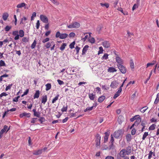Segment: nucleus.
<instances>
[{
	"label": "nucleus",
	"mask_w": 159,
	"mask_h": 159,
	"mask_svg": "<svg viewBox=\"0 0 159 159\" xmlns=\"http://www.w3.org/2000/svg\"><path fill=\"white\" fill-rule=\"evenodd\" d=\"M117 66L120 70L122 74H124L126 73V67L123 65H117Z\"/></svg>",
	"instance_id": "4"
},
{
	"label": "nucleus",
	"mask_w": 159,
	"mask_h": 159,
	"mask_svg": "<svg viewBox=\"0 0 159 159\" xmlns=\"http://www.w3.org/2000/svg\"><path fill=\"white\" fill-rule=\"evenodd\" d=\"M67 44L66 43H63L61 45V46L60 48V49L61 51L63 50L65 48V47L66 46Z\"/></svg>",
	"instance_id": "34"
},
{
	"label": "nucleus",
	"mask_w": 159,
	"mask_h": 159,
	"mask_svg": "<svg viewBox=\"0 0 159 159\" xmlns=\"http://www.w3.org/2000/svg\"><path fill=\"white\" fill-rule=\"evenodd\" d=\"M107 71L108 72L113 73L116 71L117 70L113 67H110L108 68Z\"/></svg>",
	"instance_id": "24"
},
{
	"label": "nucleus",
	"mask_w": 159,
	"mask_h": 159,
	"mask_svg": "<svg viewBox=\"0 0 159 159\" xmlns=\"http://www.w3.org/2000/svg\"><path fill=\"white\" fill-rule=\"evenodd\" d=\"M19 37H22L24 36V32L23 30H20L19 31Z\"/></svg>",
	"instance_id": "30"
},
{
	"label": "nucleus",
	"mask_w": 159,
	"mask_h": 159,
	"mask_svg": "<svg viewBox=\"0 0 159 159\" xmlns=\"http://www.w3.org/2000/svg\"><path fill=\"white\" fill-rule=\"evenodd\" d=\"M118 82L117 80H114L112 81L110 85V87L113 89L116 88L117 87L118 85Z\"/></svg>",
	"instance_id": "7"
},
{
	"label": "nucleus",
	"mask_w": 159,
	"mask_h": 159,
	"mask_svg": "<svg viewBox=\"0 0 159 159\" xmlns=\"http://www.w3.org/2000/svg\"><path fill=\"white\" fill-rule=\"evenodd\" d=\"M114 139L113 137L112 134L111 135V139L110 141L109 142V149L111 150V149H113L114 147L115 146L114 144Z\"/></svg>",
	"instance_id": "2"
},
{
	"label": "nucleus",
	"mask_w": 159,
	"mask_h": 159,
	"mask_svg": "<svg viewBox=\"0 0 159 159\" xmlns=\"http://www.w3.org/2000/svg\"><path fill=\"white\" fill-rule=\"evenodd\" d=\"M102 28V27L100 25H99L98 27L97 28V30L99 32V33L101 31Z\"/></svg>",
	"instance_id": "56"
},
{
	"label": "nucleus",
	"mask_w": 159,
	"mask_h": 159,
	"mask_svg": "<svg viewBox=\"0 0 159 159\" xmlns=\"http://www.w3.org/2000/svg\"><path fill=\"white\" fill-rule=\"evenodd\" d=\"M57 82L59 85H61L64 84V82L60 80H57Z\"/></svg>",
	"instance_id": "58"
},
{
	"label": "nucleus",
	"mask_w": 159,
	"mask_h": 159,
	"mask_svg": "<svg viewBox=\"0 0 159 159\" xmlns=\"http://www.w3.org/2000/svg\"><path fill=\"white\" fill-rule=\"evenodd\" d=\"M18 33L19 32L18 30H16L12 32V35L15 36L14 37V39L15 40H17L19 39Z\"/></svg>",
	"instance_id": "10"
},
{
	"label": "nucleus",
	"mask_w": 159,
	"mask_h": 159,
	"mask_svg": "<svg viewBox=\"0 0 159 159\" xmlns=\"http://www.w3.org/2000/svg\"><path fill=\"white\" fill-rule=\"evenodd\" d=\"M29 91V89H26V90L24 92L23 94L21 95V97H23L25 95H26L28 93Z\"/></svg>",
	"instance_id": "57"
},
{
	"label": "nucleus",
	"mask_w": 159,
	"mask_h": 159,
	"mask_svg": "<svg viewBox=\"0 0 159 159\" xmlns=\"http://www.w3.org/2000/svg\"><path fill=\"white\" fill-rule=\"evenodd\" d=\"M138 117L136 118L135 121L134 122V124H135L136 126H138L139 124L141 122V118L140 117L139 115H138Z\"/></svg>",
	"instance_id": "16"
},
{
	"label": "nucleus",
	"mask_w": 159,
	"mask_h": 159,
	"mask_svg": "<svg viewBox=\"0 0 159 159\" xmlns=\"http://www.w3.org/2000/svg\"><path fill=\"white\" fill-rule=\"evenodd\" d=\"M105 135L104 137V142L106 143L107 141L109 136V133L107 132H105Z\"/></svg>",
	"instance_id": "15"
},
{
	"label": "nucleus",
	"mask_w": 159,
	"mask_h": 159,
	"mask_svg": "<svg viewBox=\"0 0 159 159\" xmlns=\"http://www.w3.org/2000/svg\"><path fill=\"white\" fill-rule=\"evenodd\" d=\"M89 46L88 45H85L82 49V55H84L87 51L88 50V48Z\"/></svg>",
	"instance_id": "19"
},
{
	"label": "nucleus",
	"mask_w": 159,
	"mask_h": 159,
	"mask_svg": "<svg viewBox=\"0 0 159 159\" xmlns=\"http://www.w3.org/2000/svg\"><path fill=\"white\" fill-rule=\"evenodd\" d=\"M67 105H66V106H64L61 109V111L62 112H66L67 111Z\"/></svg>",
	"instance_id": "43"
},
{
	"label": "nucleus",
	"mask_w": 159,
	"mask_h": 159,
	"mask_svg": "<svg viewBox=\"0 0 159 159\" xmlns=\"http://www.w3.org/2000/svg\"><path fill=\"white\" fill-rule=\"evenodd\" d=\"M101 5L102 6H105L107 8H108L109 7V5L108 3H101Z\"/></svg>",
	"instance_id": "59"
},
{
	"label": "nucleus",
	"mask_w": 159,
	"mask_h": 159,
	"mask_svg": "<svg viewBox=\"0 0 159 159\" xmlns=\"http://www.w3.org/2000/svg\"><path fill=\"white\" fill-rule=\"evenodd\" d=\"M148 132H145L144 133L143 136L142 137L143 140H144L145 139V138H146L147 136L148 135Z\"/></svg>",
	"instance_id": "45"
},
{
	"label": "nucleus",
	"mask_w": 159,
	"mask_h": 159,
	"mask_svg": "<svg viewBox=\"0 0 159 159\" xmlns=\"http://www.w3.org/2000/svg\"><path fill=\"white\" fill-rule=\"evenodd\" d=\"M20 97L19 96H17V97H15L14 98H13V101L14 102H17L18 100V99Z\"/></svg>",
	"instance_id": "61"
},
{
	"label": "nucleus",
	"mask_w": 159,
	"mask_h": 159,
	"mask_svg": "<svg viewBox=\"0 0 159 159\" xmlns=\"http://www.w3.org/2000/svg\"><path fill=\"white\" fill-rule=\"evenodd\" d=\"M115 59L116 62L118 64L117 65L123 64V61L120 57H116Z\"/></svg>",
	"instance_id": "6"
},
{
	"label": "nucleus",
	"mask_w": 159,
	"mask_h": 159,
	"mask_svg": "<svg viewBox=\"0 0 159 159\" xmlns=\"http://www.w3.org/2000/svg\"><path fill=\"white\" fill-rule=\"evenodd\" d=\"M11 26L7 25L5 28L4 30L5 31L8 32L11 29Z\"/></svg>",
	"instance_id": "47"
},
{
	"label": "nucleus",
	"mask_w": 159,
	"mask_h": 159,
	"mask_svg": "<svg viewBox=\"0 0 159 159\" xmlns=\"http://www.w3.org/2000/svg\"><path fill=\"white\" fill-rule=\"evenodd\" d=\"M126 151L127 155H129L131 152V147L129 146L126 148V149H125Z\"/></svg>",
	"instance_id": "18"
},
{
	"label": "nucleus",
	"mask_w": 159,
	"mask_h": 159,
	"mask_svg": "<svg viewBox=\"0 0 159 159\" xmlns=\"http://www.w3.org/2000/svg\"><path fill=\"white\" fill-rule=\"evenodd\" d=\"M40 23L39 20H38L36 23V28L37 29H38L40 26Z\"/></svg>",
	"instance_id": "60"
},
{
	"label": "nucleus",
	"mask_w": 159,
	"mask_h": 159,
	"mask_svg": "<svg viewBox=\"0 0 159 159\" xmlns=\"http://www.w3.org/2000/svg\"><path fill=\"white\" fill-rule=\"evenodd\" d=\"M26 4L24 2H22L18 4L16 7L18 8H21L23 7H24L25 9H28V7H25Z\"/></svg>",
	"instance_id": "13"
},
{
	"label": "nucleus",
	"mask_w": 159,
	"mask_h": 159,
	"mask_svg": "<svg viewBox=\"0 0 159 159\" xmlns=\"http://www.w3.org/2000/svg\"><path fill=\"white\" fill-rule=\"evenodd\" d=\"M105 98V97L104 96H100L98 99V102L100 103L102 102Z\"/></svg>",
	"instance_id": "23"
},
{
	"label": "nucleus",
	"mask_w": 159,
	"mask_h": 159,
	"mask_svg": "<svg viewBox=\"0 0 159 159\" xmlns=\"http://www.w3.org/2000/svg\"><path fill=\"white\" fill-rule=\"evenodd\" d=\"M139 4V3H137L136 4H135L133 5V7H132V10L134 11L136 8H138Z\"/></svg>",
	"instance_id": "42"
},
{
	"label": "nucleus",
	"mask_w": 159,
	"mask_h": 159,
	"mask_svg": "<svg viewBox=\"0 0 159 159\" xmlns=\"http://www.w3.org/2000/svg\"><path fill=\"white\" fill-rule=\"evenodd\" d=\"M103 51V50L102 47H100L99 48V51L98 52V54H100L102 53Z\"/></svg>",
	"instance_id": "51"
},
{
	"label": "nucleus",
	"mask_w": 159,
	"mask_h": 159,
	"mask_svg": "<svg viewBox=\"0 0 159 159\" xmlns=\"http://www.w3.org/2000/svg\"><path fill=\"white\" fill-rule=\"evenodd\" d=\"M40 113L39 111H36L35 113L34 114V116H36L37 117L39 118L40 117Z\"/></svg>",
	"instance_id": "48"
},
{
	"label": "nucleus",
	"mask_w": 159,
	"mask_h": 159,
	"mask_svg": "<svg viewBox=\"0 0 159 159\" xmlns=\"http://www.w3.org/2000/svg\"><path fill=\"white\" fill-rule=\"evenodd\" d=\"M108 55L106 53L104 54V55L102 57L101 59L102 60H106L108 58Z\"/></svg>",
	"instance_id": "40"
},
{
	"label": "nucleus",
	"mask_w": 159,
	"mask_h": 159,
	"mask_svg": "<svg viewBox=\"0 0 159 159\" xmlns=\"http://www.w3.org/2000/svg\"><path fill=\"white\" fill-rule=\"evenodd\" d=\"M148 108V107L147 106L143 107L140 109V111L142 113H144Z\"/></svg>",
	"instance_id": "36"
},
{
	"label": "nucleus",
	"mask_w": 159,
	"mask_h": 159,
	"mask_svg": "<svg viewBox=\"0 0 159 159\" xmlns=\"http://www.w3.org/2000/svg\"><path fill=\"white\" fill-rule=\"evenodd\" d=\"M89 41L91 43H94L95 42V39L93 37H91L89 39Z\"/></svg>",
	"instance_id": "44"
},
{
	"label": "nucleus",
	"mask_w": 159,
	"mask_h": 159,
	"mask_svg": "<svg viewBox=\"0 0 159 159\" xmlns=\"http://www.w3.org/2000/svg\"><path fill=\"white\" fill-rule=\"evenodd\" d=\"M43 150L42 149H39L38 150H35L33 152V154L34 155H38L41 154L43 152Z\"/></svg>",
	"instance_id": "14"
},
{
	"label": "nucleus",
	"mask_w": 159,
	"mask_h": 159,
	"mask_svg": "<svg viewBox=\"0 0 159 159\" xmlns=\"http://www.w3.org/2000/svg\"><path fill=\"white\" fill-rule=\"evenodd\" d=\"M80 26V24L77 22H73L69 25L67 26L68 28L69 29L78 28Z\"/></svg>",
	"instance_id": "1"
},
{
	"label": "nucleus",
	"mask_w": 159,
	"mask_h": 159,
	"mask_svg": "<svg viewBox=\"0 0 159 159\" xmlns=\"http://www.w3.org/2000/svg\"><path fill=\"white\" fill-rule=\"evenodd\" d=\"M47 100V97L46 95L43 96L42 97V103L45 104Z\"/></svg>",
	"instance_id": "20"
},
{
	"label": "nucleus",
	"mask_w": 159,
	"mask_h": 159,
	"mask_svg": "<svg viewBox=\"0 0 159 159\" xmlns=\"http://www.w3.org/2000/svg\"><path fill=\"white\" fill-rule=\"evenodd\" d=\"M89 97V99L93 101L94 100L95 98L96 97V94L95 93H89L88 94Z\"/></svg>",
	"instance_id": "11"
},
{
	"label": "nucleus",
	"mask_w": 159,
	"mask_h": 159,
	"mask_svg": "<svg viewBox=\"0 0 159 159\" xmlns=\"http://www.w3.org/2000/svg\"><path fill=\"white\" fill-rule=\"evenodd\" d=\"M22 41L23 42L26 43L28 41V39L26 37H24L22 39Z\"/></svg>",
	"instance_id": "64"
},
{
	"label": "nucleus",
	"mask_w": 159,
	"mask_h": 159,
	"mask_svg": "<svg viewBox=\"0 0 159 159\" xmlns=\"http://www.w3.org/2000/svg\"><path fill=\"white\" fill-rule=\"evenodd\" d=\"M95 137H96L95 142H100L101 137L100 135L99 134H96Z\"/></svg>",
	"instance_id": "21"
},
{
	"label": "nucleus",
	"mask_w": 159,
	"mask_h": 159,
	"mask_svg": "<svg viewBox=\"0 0 159 159\" xmlns=\"http://www.w3.org/2000/svg\"><path fill=\"white\" fill-rule=\"evenodd\" d=\"M75 36V34L74 32L70 33L69 35L70 38H73Z\"/></svg>",
	"instance_id": "50"
},
{
	"label": "nucleus",
	"mask_w": 159,
	"mask_h": 159,
	"mask_svg": "<svg viewBox=\"0 0 159 159\" xmlns=\"http://www.w3.org/2000/svg\"><path fill=\"white\" fill-rule=\"evenodd\" d=\"M7 128L8 126L7 125H4V126L3 128L2 129L1 131H0L1 134H3L6 131V130L7 129Z\"/></svg>",
	"instance_id": "25"
},
{
	"label": "nucleus",
	"mask_w": 159,
	"mask_h": 159,
	"mask_svg": "<svg viewBox=\"0 0 159 159\" xmlns=\"http://www.w3.org/2000/svg\"><path fill=\"white\" fill-rule=\"evenodd\" d=\"M102 45L104 48H108L110 46V43L109 41H105L102 43Z\"/></svg>",
	"instance_id": "12"
},
{
	"label": "nucleus",
	"mask_w": 159,
	"mask_h": 159,
	"mask_svg": "<svg viewBox=\"0 0 159 159\" xmlns=\"http://www.w3.org/2000/svg\"><path fill=\"white\" fill-rule=\"evenodd\" d=\"M102 149L103 150H110L109 147H108L107 145L105 144H102Z\"/></svg>",
	"instance_id": "32"
},
{
	"label": "nucleus",
	"mask_w": 159,
	"mask_h": 159,
	"mask_svg": "<svg viewBox=\"0 0 159 159\" xmlns=\"http://www.w3.org/2000/svg\"><path fill=\"white\" fill-rule=\"evenodd\" d=\"M61 34L59 31H57L56 34V35H55L56 38H60Z\"/></svg>",
	"instance_id": "53"
},
{
	"label": "nucleus",
	"mask_w": 159,
	"mask_h": 159,
	"mask_svg": "<svg viewBox=\"0 0 159 159\" xmlns=\"http://www.w3.org/2000/svg\"><path fill=\"white\" fill-rule=\"evenodd\" d=\"M36 13L35 12H34L32 15V16L31 17V20H34V17L36 16Z\"/></svg>",
	"instance_id": "54"
},
{
	"label": "nucleus",
	"mask_w": 159,
	"mask_h": 159,
	"mask_svg": "<svg viewBox=\"0 0 159 159\" xmlns=\"http://www.w3.org/2000/svg\"><path fill=\"white\" fill-rule=\"evenodd\" d=\"M124 119V117L121 115H120L117 121L119 125H121Z\"/></svg>",
	"instance_id": "17"
},
{
	"label": "nucleus",
	"mask_w": 159,
	"mask_h": 159,
	"mask_svg": "<svg viewBox=\"0 0 159 159\" xmlns=\"http://www.w3.org/2000/svg\"><path fill=\"white\" fill-rule=\"evenodd\" d=\"M46 87V91H48L51 88V85L50 83H48L45 85Z\"/></svg>",
	"instance_id": "31"
},
{
	"label": "nucleus",
	"mask_w": 159,
	"mask_h": 159,
	"mask_svg": "<svg viewBox=\"0 0 159 159\" xmlns=\"http://www.w3.org/2000/svg\"><path fill=\"white\" fill-rule=\"evenodd\" d=\"M156 125L155 124H152L149 128V130H153L155 128Z\"/></svg>",
	"instance_id": "37"
},
{
	"label": "nucleus",
	"mask_w": 159,
	"mask_h": 159,
	"mask_svg": "<svg viewBox=\"0 0 159 159\" xmlns=\"http://www.w3.org/2000/svg\"><path fill=\"white\" fill-rule=\"evenodd\" d=\"M37 119V118H33L32 119L31 121V123L34 124L36 122V120Z\"/></svg>",
	"instance_id": "63"
},
{
	"label": "nucleus",
	"mask_w": 159,
	"mask_h": 159,
	"mask_svg": "<svg viewBox=\"0 0 159 159\" xmlns=\"http://www.w3.org/2000/svg\"><path fill=\"white\" fill-rule=\"evenodd\" d=\"M126 140L128 142L130 141L131 140V136L130 134H128L126 136Z\"/></svg>",
	"instance_id": "29"
},
{
	"label": "nucleus",
	"mask_w": 159,
	"mask_h": 159,
	"mask_svg": "<svg viewBox=\"0 0 159 159\" xmlns=\"http://www.w3.org/2000/svg\"><path fill=\"white\" fill-rule=\"evenodd\" d=\"M40 94V92L39 90H36V92L35 93L34 96V99L38 98H39Z\"/></svg>",
	"instance_id": "22"
},
{
	"label": "nucleus",
	"mask_w": 159,
	"mask_h": 159,
	"mask_svg": "<svg viewBox=\"0 0 159 159\" xmlns=\"http://www.w3.org/2000/svg\"><path fill=\"white\" fill-rule=\"evenodd\" d=\"M59 96V94H57L54 98L52 101V103L53 104L56 102L58 99Z\"/></svg>",
	"instance_id": "33"
},
{
	"label": "nucleus",
	"mask_w": 159,
	"mask_h": 159,
	"mask_svg": "<svg viewBox=\"0 0 159 159\" xmlns=\"http://www.w3.org/2000/svg\"><path fill=\"white\" fill-rule=\"evenodd\" d=\"M41 20L43 23H47L48 22V18L45 15H41L40 16Z\"/></svg>",
	"instance_id": "5"
},
{
	"label": "nucleus",
	"mask_w": 159,
	"mask_h": 159,
	"mask_svg": "<svg viewBox=\"0 0 159 159\" xmlns=\"http://www.w3.org/2000/svg\"><path fill=\"white\" fill-rule=\"evenodd\" d=\"M122 131L121 129H119L115 131L113 134V136L116 139L119 138V137L122 134Z\"/></svg>",
	"instance_id": "3"
},
{
	"label": "nucleus",
	"mask_w": 159,
	"mask_h": 159,
	"mask_svg": "<svg viewBox=\"0 0 159 159\" xmlns=\"http://www.w3.org/2000/svg\"><path fill=\"white\" fill-rule=\"evenodd\" d=\"M156 63V61H153V63H149L147 64V67H148L150 66H152L154 65Z\"/></svg>",
	"instance_id": "52"
},
{
	"label": "nucleus",
	"mask_w": 159,
	"mask_h": 159,
	"mask_svg": "<svg viewBox=\"0 0 159 159\" xmlns=\"http://www.w3.org/2000/svg\"><path fill=\"white\" fill-rule=\"evenodd\" d=\"M39 119H38V120L40 121V123L41 124H43V122H45L46 120L45 118L43 117L40 116L39 117Z\"/></svg>",
	"instance_id": "27"
},
{
	"label": "nucleus",
	"mask_w": 159,
	"mask_h": 159,
	"mask_svg": "<svg viewBox=\"0 0 159 159\" xmlns=\"http://www.w3.org/2000/svg\"><path fill=\"white\" fill-rule=\"evenodd\" d=\"M94 91H96L97 94H101V89L100 87H97L95 88Z\"/></svg>",
	"instance_id": "38"
},
{
	"label": "nucleus",
	"mask_w": 159,
	"mask_h": 159,
	"mask_svg": "<svg viewBox=\"0 0 159 159\" xmlns=\"http://www.w3.org/2000/svg\"><path fill=\"white\" fill-rule=\"evenodd\" d=\"M130 67L131 69H133L134 67V64L133 60L132 59L130 60Z\"/></svg>",
	"instance_id": "39"
},
{
	"label": "nucleus",
	"mask_w": 159,
	"mask_h": 159,
	"mask_svg": "<svg viewBox=\"0 0 159 159\" xmlns=\"http://www.w3.org/2000/svg\"><path fill=\"white\" fill-rule=\"evenodd\" d=\"M138 115H136L134 116L133 117L130 119V121L131 122L133 121L134 120H135L136 119V117L138 116Z\"/></svg>",
	"instance_id": "62"
},
{
	"label": "nucleus",
	"mask_w": 159,
	"mask_h": 159,
	"mask_svg": "<svg viewBox=\"0 0 159 159\" xmlns=\"http://www.w3.org/2000/svg\"><path fill=\"white\" fill-rule=\"evenodd\" d=\"M9 16V14L7 13H4L2 15V18L3 20H6Z\"/></svg>",
	"instance_id": "26"
},
{
	"label": "nucleus",
	"mask_w": 159,
	"mask_h": 159,
	"mask_svg": "<svg viewBox=\"0 0 159 159\" xmlns=\"http://www.w3.org/2000/svg\"><path fill=\"white\" fill-rule=\"evenodd\" d=\"M6 66L5 63L4 61L1 60L0 61V66Z\"/></svg>",
	"instance_id": "49"
},
{
	"label": "nucleus",
	"mask_w": 159,
	"mask_h": 159,
	"mask_svg": "<svg viewBox=\"0 0 159 159\" xmlns=\"http://www.w3.org/2000/svg\"><path fill=\"white\" fill-rule=\"evenodd\" d=\"M119 154L120 157L123 158L126 156L127 155L125 149H122L119 152Z\"/></svg>",
	"instance_id": "9"
},
{
	"label": "nucleus",
	"mask_w": 159,
	"mask_h": 159,
	"mask_svg": "<svg viewBox=\"0 0 159 159\" xmlns=\"http://www.w3.org/2000/svg\"><path fill=\"white\" fill-rule=\"evenodd\" d=\"M12 84H10L7 86L5 88V90L7 91L9 89H10L11 87Z\"/></svg>",
	"instance_id": "55"
},
{
	"label": "nucleus",
	"mask_w": 159,
	"mask_h": 159,
	"mask_svg": "<svg viewBox=\"0 0 159 159\" xmlns=\"http://www.w3.org/2000/svg\"><path fill=\"white\" fill-rule=\"evenodd\" d=\"M68 36V34L66 33L61 34L60 39H65Z\"/></svg>",
	"instance_id": "28"
},
{
	"label": "nucleus",
	"mask_w": 159,
	"mask_h": 159,
	"mask_svg": "<svg viewBox=\"0 0 159 159\" xmlns=\"http://www.w3.org/2000/svg\"><path fill=\"white\" fill-rule=\"evenodd\" d=\"M36 41L35 40H34L33 42V43L32 44L31 46V48L32 49H34L35 48L36 46Z\"/></svg>",
	"instance_id": "41"
},
{
	"label": "nucleus",
	"mask_w": 159,
	"mask_h": 159,
	"mask_svg": "<svg viewBox=\"0 0 159 159\" xmlns=\"http://www.w3.org/2000/svg\"><path fill=\"white\" fill-rule=\"evenodd\" d=\"M54 43V42L53 41H52L51 42H48L47 43L45 47L47 48H48L51 46L52 44H53Z\"/></svg>",
	"instance_id": "35"
},
{
	"label": "nucleus",
	"mask_w": 159,
	"mask_h": 159,
	"mask_svg": "<svg viewBox=\"0 0 159 159\" xmlns=\"http://www.w3.org/2000/svg\"><path fill=\"white\" fill-rule=\"evenodd\" d=\"M75 44V41L71 43L69 45L70 48L71 49L73 48H75L74 45Z\"/></svg>",
	"instance_id": "46"
},
{
	"label": "nucleus",
	"mask_w": 159,
	"mask_h": 159,
	"mask_svg": "<svg viewBox=\"0 0 159 159\" xmlns=\"http://www.w3.org/2000/svg\"><path fill=\"white\" fill-rule=\"evenodd\" d=\"M31 114L30 113H27L25 112H23L20 114L19 116L20 118H22L24 117H26L27 118H29L30 117Z\"/></svg>",
	"instance_id": "8"
}]
</instances>
